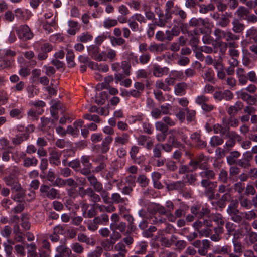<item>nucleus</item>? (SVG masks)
Returning <instances> with one entry per match:
<instances>
[{
  "instance_id": "a211bd4d",
  "label": "nucleus",
  "mask_w": 257,
  "mask_h": 257,
  "mask_svg": "<svg viewBox=\"0 0 257 257\" xmlns=\"http://www.w3.org/2000/svg\"><path fill=\"white\" fill-rule=\"evenodd\" d=\"M49 160L50 163L56 166H58L61 163L60 156L61 153L56 149H52L49 153Z\"/></svg>"
},
{
  "instance_id": "bb28decb",
  "label": "nucleus",
  "mask_w": 257,
  "mask_h": 257,
  "mask_svg": "<svg viewBox=\"0 0 257 257\" xmlns=\"http://www.w3.org/2000/svg\"><path fill=\"white\" fill-rule=\"evenodd\" d=\"M256 90V88L255 85L250 84L246 88L242 89L239 91L237 92V94L238 96H250L248 92L250 94H252L255 92Z\"/></svg>"
},
{
  "instance_id": "4be33fe9",
  "label": "nucleus",
  "mask_w": 257,
  "mask_h": 257,
  "mask_svg": "<svg viewBox=\"0 0 257 257\" xmlns=\"http://www.w3.org/2000/svg\"><path fill=\"white\" fill-rule=\"evenodd\" d=\"M241 154L238 151H233L230 152L229 155L226 157V161L229 165H234L238 161L237 159Z\"/></svg>"
},
{
  "instance_id": "4468645a",
  "label": "nucleus",
  "mask_w": 257,
  "mask_h": 257,
  "mask_svg": "<svg viewBox=\"0 0 257 257\" xmlns=\"http://www.w3.org/2000/svg\"><path fill=\"white\" fill-rule=\"evenodd\" d=\"M21 158L23 160V166L25 168L34 167L38 165V160L35 156L27 157L25 153H22Z\"/></svg>"
},
{
  "instance_id": "bf43d9fd",
  "label": "nucleus",
  "mask_w": 257,
  "mask_h": 257,
  "mask_svg": "<svg viewBox=\"0 0 257 257\" xmlns=\"http://www.w3.org/2000/svg\"><path fill=\"white\" fill-rule=\"evenodd\" d=\"M223 139L217 136H213L210 141V144L212 147H216L223 143Z\"/></svg>"
},
{
  "instance_id": "6e6d98bb",
  "label": "nucleus",
  "mask_w": 257,
  "mask_h": 257,
  "mask_svg": "<svg viewBox=\"0 0 257 257\" xmlns=\"http://www.w3.org/2000/svg\"><path fill=\"white\" fill-rule=\"evenodd\" d=\"M68 166L73 168L75 171L79 172L81 173V169H82V168L81 167L80 160L75 159L71 161L69 163Z\"/></svg>"
},
{
  "instance_id": "9b49d317",
  "label": "nucleus",
  "mask_w": 257,
  "mask_h": 257,
  "mask_svg": "<svg viewBox=\"0 0 257 257\" xmlns=\"http://www.w3.org/2000/svg\"><path fill=\"white\" fill-rule=\"evenodd\" d=\"M201 171L199 172V176L202 178L201 184L204 181L211 182L210 180L214 179L216 176V173L214 171L209 169L207 166L204 168L200 169Z\"/></svg>"
},
{
  "instance_id": "f704fd0d",
  "label": "nucleus",
  "mask_w": 257,
  "mask_h": 257,
  "mask_svg": "<svg viewBox=\"0 0 257 257\" xmlns=\"http://www.w3.org/2000/svg\"><path fill=\"white\" fill-rule=\"evenodd\" d=\"M68 26L69 29L67 30V33L71 35H74L80 29V26L76 21H69Z\"/></svg>"
},
{
  "instance_id": "680f3d73",
  "label": "nucleus",
  "mask_w": 257,
  "mask_h": 257,
  "mask_svg": "<svg viewBox=\"0 0 257 257\" xmlns=\"http://www.w3.org/2000/svg\"><path fill=\"white\" fill-rule=\"evenodd\" d=\"M148 245L147 243L141 242L138 245V249L135 251V255H144L147 252Z\"/></svg>"
},
{
  "instance_id": "aec40b11",
  "label": "nucleus",
  "mask_w": 257,
  "mask_h": 257,
  "mask_svg": "<svg viewBox=\"0 0 257 257\" xmlns=\"http://www.w3.org/2000/svg\"><path fill=\"white\" fill-rule=\"evenodd\" d=\"M87 176L86 178L89 181L90 185L93 187L92 189L95 191L103 186V184L98 181L97 178L94 175H92L91 173L90 175Z\"/></svg>"
},
{
  "instance_id": "1a4fd4ad",
  "label": "nucleus",
  "mask_w": 257,
  "mask_h": 257,
  "mask_svg": "<svg viewBox=\"0 0 257 257\" xmlns=\"http://www.w3.org/2000/svg\"><path fill=\"white\" fill-rule=\"evenodd\" d=\"M120 67L121 72H118V74H114L115 79L117 81H121L125 76H129L131 73V65L128 62L126 61H122L120 64Z\"/></svg>"
},
{
  "instance_id": "4d7b16f0",
  "label": "nucleus",
  "mask_w": 257,
  "mask_h": 257,
  "mask_svg": "<svg viewBox=\"0 0 257 257\" xmlns=\"http://www.w3.org/2000/svg\"><path fill=\"white\" fill-rule=\"evenodd\" d=\"M205 23V20L202 18H192L189 22V25L193 27L204 25Z\"/></svg>"
},
{
  "instance_id": "7ed1b4c3",
  "label": "nucleus",
  "mask_w": 257,
  "mask_h": 257,
  "mask_svg": "<svg viewBox=\"0 0 257 257\" xmlns=\"http://www.w3.org/2000/svg\"><path fill=\"white\" fill-rule=\"evenodd\" d=\"M40 191L43 197H47L50 199H54L59 197V191L46 184H42L40 186Z\"/></svg>"
},
{
  "instance_id": "052dcab7",
  "label": "nucleus",
  "mask_w": 257,
  "mask_h": 257,
  "mask_svg": "<svg viewBox=\"0 0 257 257\" xmlns=\"http://www.w3.org/2000/svg\"><path fill=\"white\" fill-rule=\"evenodd\" d=\"M229 179L227 172L224 169H222L218 175V180L223 183H226Z\"/></svg>"
},
{
  "instance_id": "49530a36",
  "label": "nucleus",
  "mask_w": 257,
  "mask_h": 257,
  "mask_svg": "<svg viewBox=\"0 0 257 257\" xmlns=\"http://www.w3.org/2000/svg\"><path fill=\"white\" fill-rule=\"evenodd\" d=\"M92 36L88 32H83L79 35L77 38V41L86 43L92 40Z\"/></svg>"
},
{
  "instance_id": "de8ad7c7",
  "label": "nucleus",
  "mask_w": 257,
  "mask_h": 257,
  "mask_svg": "<svg viewBox=\"0 0 257 257\" xmlns=\"http://www.w3.org/2000/svg\"><path fill=\"white\" fill-rule=\"evenodd\" d=\"M117 24L118 21L116 19L107 18L104 20L103 26L106 29H109L116 26Z\"/></svg>"
},
{
  "instance_id": "6ab92c4d",
  "label": "nucleus",
  "mask_w": 257,
  "mask_h": 257,
  "mask_svg": "<svg viewBox=\"0 0 257 257\" xmlns=\"http://www.w3.org/2000/svg\"><path fill=\"white\" fill-rule=\"evenodd\" d=\"M192 141L195 143L196 146L198 148H205L207 145V143L201 140V135L198 133H194L191 135Z\"/></svg>"
},
{
  "instance_id": "5701e85b",
  "label": "nucleus",
  "mask_w": 257,
  "mask_h": 257,
  "mask_svg": "<svg viewBox=\"0 0 257 257\" xmlns=\"http://www.w3.org/2000/svg\"><path fill=\"white\" fill-rule=\"evenodd\" d=\"M113 138L110 136H106L102 141L100 148L102 153H106L109 151L110 144L112 143Z\"/></svg>"
},
{
  "instance_id": "e2e57ef3",
  "label": "nucleus",
  "mask_w": 257,
  "mask_h": 257,
  "mask_svg": "<svg viewBox=\"0 0 257 257\" xmlns=\"http://www.w3.org/2000/svg\"><path fill=\"white\" fill-rule=\"evenodd\" d=\"M134 87L135 89L131 92V95H133V96H139V91L143 90L144 88V85L142 83L138 82L135 83Z\"/></svg>"
},
{
  "instance_id": "473e14b6",
  "label": "nucleus",
  "mask_w": 257,
  "mask_h": 257,
  "mask_svg": "<svg viewBox=\"0 0 257 257\" xmlns=\"http://www.w3.org/2000/svg\"><path fill=\"white\" fill-rule=\"evenodd\" d=\"M96 191L91 188L87 191V196L90 198L91 201L94 203L97 204V202H100L101 200L100 195L96 193Z\"/></svg>"
},
{
  "instance_id": "58836bf2",
  "label": "nucleus",
  "mask_w": 257,
  "mask_h": 257,
  "mask_svg": "<svg viewBox=\"0 0 257 257\" xmlns=\"http://www.w3.org/2000/svg\"><path fill=\"white\" fill-rule=\"evenodd\" d=\"M243 107V104L241 102H237L234 106H230L228 110V113L231 116H234L239 110H241Z\"/></svg>"
},
{
  "instance_id": "412c9836",
  "label": "nucleus",
  "mask_w": 257,
  "mask_h": 257,
  "mask_svg": "<svg viewBox=\"0 0 257 257\" xmlns=\"http://www.w3.org/2000/svg\"><path fill=\"white\" fill-rule=\"evenodd\" d=\"M238 36L233 34L230 31H226L224 39L228 42L226 45L229 47H236V44L234 42H231L233 40L239 39Z\"/></svg>"
},
{
  "instance_id": "c756f323",
  "label": "nucleus",
  "mask_w": 257,
  "mask_h": 257,
  "mask_svg": "<svg viewBox=\"0 0 257 257\" xmlns=\"http://www.w3.org/2000/svg\"><path fill=\"white\" fill-rule=\"evenodd\" d=\"M206 99L205 97H197L196 102L201 105V107L203 110L209 112L213 109V106L206 103Z\"/></svg>"
},
{
  "instance_id": "0e129e2a",
  "label": "nucleus",
  "mask_w": 257,
  "mask_h": 257,
  "mask_svg": "<svg viewBox=\"0 0 257 257\" xmlns=\"http://www.w3.org/2000/svg\"><path fill=\"white\" fill-rule=\"evenodd\" d=\"M231 197V195L229 193H226L223 194L220 200L217 201V205L220 207H224L225 204V202L228 201Z\"/></svg>"
},
{
  "instance_id": "b1692460",
  "label": "nucleus",
  "mask_w": 257,
  "mask_h": 257,
  "mask_svg": "<svg viewBox=\"0 0 257 257\" xmlns=\"http://www.w3.org/2000/svg\"><path fill=\"white\" fill-rule=\"evenodd\" d=\"M236 75L239 83L241 85H245L248 82V78L245 70L243 68H238L236 70Z\"/></svg>"
},
{
  "instance_id": "603ef678",
  "label": "nucleus",
  "mask_w": 257,
  "mask_h": 257,
  "mask_svg": "<svg viewBox=\"0 0 257 257\" xmlns=\"http://www.w3.org/2000/svg\"><path fill=\"white\" fill-rule=\"evenodd\" d=\"M137 182L142 187H146L149 185V179L145 175H140L137 177Z\"/></svg>"
},
{
  "instance_id": "cd10ccee",
  "label": "nucleus",
  "mask_w": 257,
  "mask_h": 257,
  "mask_svg": "<svg viewBox=\"0 0 257 257\" xmlns=\"http://www.w3.org/2000/svg\"><path fill=\"white\" fill-rule=\"evenodd\" d=\"M139 150V148L138 146L134 145L131 147L130 152V156L133 162L138 164H140L141 162L140 157L137 156Z\"/></svg>"
},
{
  "instance_id": "39448f33",
  "label": "nucleus",
  "mask_w": 257,
  "mask_h": 257,
  "mask_svg": "<svg viewBox=\"0 0 257 257\" xmlns=\"http://www.w3.org/2000/svg\"><path fill=\"white\" fill-rule=\"evenodd\" d=\"M201 185L205 188L204 194L209 200H212L216 198L215 190L217 186L216 181H204Z\"/></svg>"
},
{
  "instance_id": "dca6fc26",
  "label": "nucleus",
  "mask_w": 257,
  "mask_h": 257,
  "mask_svg": "<svg viewBox=\"0 0 257 257\" xmlns=\"http://www.w3.org/2000/svg\"><path fill=\"white\" fill-rule=\"evenodd\" d=\"M169 72V69L167 67H161L160 65L155 64L153 65L152 72L154 76L161 77L167 75Z\"/></svg>"
},
{
  "instance_id": "9d476101",
  "label": "nucleus",
  "mask_w": 257,
  "mask_h": 257,
  "mask_svg": "<svg viewBox=\"0 0 257 257\" xmlns=\"http://www.w3.org/2000/svg\"><path fill=\"white\" fill-rule=\"evenodd\" d=\"M60 110L62 113L66 111V108L64 105L59 101H52V106L50 107V112L53 118L57 120L58 119L57 111Z\"/></svg>"
},
{
  "instance_id": "864d4df0",
  "label": "nucleus",
  "mask_w": 257,
  "mask_h": 257,
  "mask_svg": "<svg viewBox=\"0 0 257 257\" xmlns=\"http://www.w3.org/2000/svg\"><path fill=\"white\" fill-rule=\"evenodd\" d=\"M56 250L58 252V254H61L63 256H65V254L69 255L71 253V250L65 244L58 246Z\"/></svg>"
},
{
  "instance_id": "2eb2a0df",
  "label": "nucleus",
  "mask_w": 257,
  "mask_h": 257,
  "mask_svg": "<svg viewBox=\"0 0 257 257\" xmlns=\"http://www.w3.org/2000/svg\"><path fill=\"white\" fill-rule=\"evenodd\" d=\"M20 173L19 168L15 166L13 167L11 172L4 178V181L7 185H12L14 181H17V178Z\"/></svg>"
},
{
  "instance_id": "8fccbe9b",
  "label": "nucleus",
  "mask_w": 257,
  "mask_h": 257,
  "mask_svg": "<svg viewBox=\"0 0 257 257\" xmlns=\"http://www.w3.org/2000/svg\"><path fill=\"white\" fill-rule=\"evenodd\" d=\"M26 246L28 249V257H36L37 252L36 249L37 246L35 243H31L30 244H26Z\"/></svg>"
},
{
  "instance_id": "a18cd8bd",
  "label": "nucleus",
  "mask_w": 257,
  "mask_h": 257,
  "mask_svg": "<svg viewBox=\"0 0 257 257\" xmlns=\"http://www.w3.org/2000/svg\"><path fill=\"white\" fill-rule=\"evenodd\" d=\"M199 12L202 14H206L209 11H213L215 9V5L210 3L207 5L204 4L199 5Z\"/></svg>"
},
{
  "instance_id": "c85d7f7f",
  "label": "nucleus",
  "mask_w": 257,
  "mask_h": 257,
  "mask_svg": "<svg viewBox=\"0 0 257 257\" xmlns=\"http://www.w3.org/2000/svg\"><path fill=\"white\" fill-rule=\"evenodd\" d=\"M165 208L168 214V221L174 222L175 217H174V215L172 214V211L174 209V205L173 203L171 201H167L166 202Z\"/></svg>"
},
{
  "instance_id": "774afa93",
  "label": "nucleus",
  "mask_w": 257,
  "mask_h": 257,
  "mask_svg": "<svg viewBox=\"0 0 257 257\" xmlns=\"http://www.w3.org/2000/svg\"><path fill=\"white\" fill-rule=\"evenodd\" d=\"M246 36L257 41V29L252 27L246 31Z\"/></svg>"
},
{
  "instance_id": "72a5a7b5",
  "label": "nucleus",
  "mask_w": 257,
  "mask_h": 257,
  "mask_svg": "<svg viewBox=\"0 0 257 257\" xmlns=\"http://www.w3.org/2000/svg\"><path fill=\"white\" fill-rule=\"evenodd\" d=\"M111 204H125L126 201L127 200L126 198H123L121 196L120 194L118 193H113L111 194Z\"/></svg>"
},
{
  "instance_id": "13d9d810",
  "label": "nucleus",
  "mask_w": 257,
  "mask_h": 257,
  "mask_svg": "<svg viewBox=\"0 0 257 257\" xmlns=\"http://www.w3.org/2000/svg\"><path fill=\"white\" fill-rule=\"evenodd\" d=\"M179 42H174L172 44L170 47V50L174 52H177L179 51L181 45L184 44L185 42L184 40L183 37L181 36L179 38Z\"/></svg>"
},
{
  "instance_id": "f03ea898",
  "label": "nucleus",
  "mask_w": 257,
  "mask_h": 257,
  "mask_svg": "<svg viewBox=\"0 0 257 257\" xmlns=\"http://www.w3.org/2000/svg\"><path fill=\"white\" fill-rule=\"evenodd\" d=\"M146 19L142 14L140 13H134L129 18L128 26L133 32L139 30V24L146 23Z\"/></svg>"
},
{
  "instance_id": "a19ab883",
  "label": "nucleus",
  "mask_w": 257,
  "mask_h": 257,
  "mask_svg": "<svg viewBox=\"0 0 257 257\" xmlns=\"http://www.w3.org/2000/svg\"><path fill=\"white\" fill-rule=\"evenodd\" d=\"M129 141V136L126 133H123L121 136H117L115 138V144L117 146L118 144L124 145Z\"/></svg>"
},
{
  "instance_id": "e433bc0d",
  "label": "nucleus",
  "mask_w": 257,
  "mask_h": 257,
  "mask_svg": "<svg viewBox=\"0 0 257 257\" xmlns=\"http://www.w3.org/2000/svg\"><path fill=\"white\" fill-rule=\"evenodd\" d=\"M102 92L99 95L100 96H108V94L115 95L118 93V90L115 88L111 87L109 86H106L105 88L101 89Z\"/></svg>"
},
{
  "instance_id": "ddd939ff",
  "label": "nucleus",
  "mask_w": 257,
  "mask_h": 257,
  "mask_svg": "<svg viewBox=\"0 0 257 257\" xmlns=\"http://www.w3.org/2000/svg\"><path fill=\"white\" fill-rule=\"evenodd\" d=\"M183 77L182 71L172 70L169 76L165 79V82L168 85H172L176 80H182Z\"/></svg>"
},
{
  "instance_id": "0eeeda50",
  "label": "nucleus",
  "mask_w": 257,
  "mask_h": 257,
  "mask_svg": "<svg viewBox=\"0 0 257 257\" xmlns=\"http://www.w3.org/2000/svg\"><path fill=\"white\" fill-rule=\"evenodd\" d=\"M190 210L192 214L199 219L208 216L210 213V210L208 208L202 207L199 204H194L191 206Z\"/></svg>"
},
{
  "instance_id": "f8f14e48",
  "label": "nucleus",
  "mask_w": 257,
  "mask_h": 257,
  "mask_svg": "<svg viewBox=\"0 0 257 257\" xmlns=\"http://www.w3.org/2000/svg\"><path fill=\"white\" fill-rule=\"evenodd\" d=\"M90 157L89 156H82L81 158L80 163H81L83 167L81 169V174L83 175H89L91 174V169L92 165L90 162Z\"/></svg>"
},
{
  "instance_id": "c03bdc74",
  "label": "nucleus",
  "mask_w": 257,
  "mask_h": 257,
  "mask_svg": "<svg viewBox=\"0 0 257 257\" xmlns=\"http://www.w3.org/2000/svg\"><path fill=\"white\" fill-rule=\"evenodd\" d=\"M78 240L82 243H85L87 245H93L94 242L92 241L88 236L84 233H79L77 237Z\"/></svg>"
},
{
  "instance_id": "7c9ffc66",
  "label": "nucleus",
  "mask_w": 257,
  "mask_h": 257,
  "mask_svg": "<svg viewBox=\"0 0 257 257\" xmlns=\"http://www.w3.org/2000/svg\"><path fill=\"white\" fill-rule=\"evenodd\" d=\"M215 251L217 254L222 255H227L228 257L233 253L232 251L231 246L227 244L218 247Z\"/></svg>"
},
{
  "instance_id": "6e6552de",
  "label": "nucleus",
  "mask_w": 257,
  "mask_h": 257,
  "mask_svg": "<svg viewBox=\"0 0 257 257\" xmlns=\"http://www.w3.org/2000/svg\"><path fill=\"white\" fill-rule=\"evenodd\" d=\"M16 31L19 38L23 41L30 39L33 37V34L27 25L19 26L17 28Z\"/></svg>"
},
{
  "instance_id": "c9c22d12",
  "label": "nucleus",
  "mask_w": 257,
  "mask_h": 257,
  "mask_svg": "<svg viewBox=\"0 0 257 257\" xmlns=\"http://www.w3.org/2000/svg\"><path fill=\"white\" fill-rule=\"evenodd\" d=\"M118 239H107L103 241L101 245L103 249L106 251H110L113 248L114 244Z\"/></svg>"
},
{
  "instance_id": "f257e3e1",
  "label": "nucleus",
  "mask_w": 257,
  "mask_h": 257,
  "mask_svg": "<svg viewBox=\"0 0 257 257\" xmlns=\"http://www.w3.org/2000/svg\"><path fill=\"white\" fill-rule=\"evenodd\" d=\"M109 221V216L106 213L95 216L92 220H89L87 222L88 229L92 232L95 231L98 229L99 225H107Z\"/></svg>"
},
{
  "instance_id": "423d86ee",
  "label": "nucleus",
  "mask_w": 257,
  "mask_h": 257,
  "mask_svg": "<svg viewBox=\"0 0 257 257\" xmlns=\"http://www.w3.org/2000/svg\"><path fill=\"white\" fill-rule=\"evenodd\" d=\"M207 161V159L204 154H199L190 160L189 165L192 167L193 170H196L198 167L200 169L206 166Z\"/></svg>"
},
{
  "instance_id": "ea45409f",
  "label": "nucleus",
  "mask_w": 257,
  "mask_h": 257,
  "mask_svg": "<svg viewBox=\"0 0 257 257\" xmlns=\"http://www.w3.org/2000/svg\"><path fill=\"white\" fill-rule=\"evenodd\" d=\"M202 246L198 250V253L202 256L207 255V250L210 247V242L207 239L203 240L202 241Z\"/></svg>"
},
{
  "instance_id": "2f4dec72",
  "label": "nucleus",
  "mask_w": 257,
  "mask_h": 257,
  "mask_svg": "<svg viewBox=\"0 0 257 257\" xmlns=\"http://www.w3.org/2000/svg\"><path fill=\"white\" fill-rule=\"evenodd\" d=\"M96 192L100 193V196L102 198L105 204H110L111 203L110 200L111 198L109 197V193L106 189L103 188V186L97 190Z\"/></svg>"
},
{
  "instance_id": "5fc2aeb1",
  "label": "nucleus",
  "mask_w": 257,
  "mask_h": 257,
  "mask_svg": "<svg viewBox=\"0 0 257 257\" xmlns=\"http://www.w3.org/2000/svg\"><path fill=\"white\" fill-rule=\"evenodd\" d=\"M110 39L111 44L113 47L122 45L125 42V40L121 37H115L112 36L110 37Z\"/></svg>"
},
{
  "instance_id": "a878e982",
  "label": "nucleus",
  "mask_w": 257,
  "mask_h": 257,
  "mask_svg": "<svg viewBox=\"0 0 257 257\" xmlns=\"http://www.w3.org/2000/svg\"><path fill=\"white\" fill-rule=\"evenodd\" d=\"M238 201L239 202L241 207L246 210H249L252 207L251 200L246 198L243 195H240L238 197Z\"/></svg>"
},
{
  "instance_id": "69168bd1",
  "label": "nucleus",
  "mask_w": 257,
  "mask_h": 257,
  "mask_svg": "<svg viewBox=\"0 0 257 257\" xmlns=\"http://www.w3.org/2000/svg\"><path fill=\"white\" fill-rule=\"evenodd\" d=\"M71 248L74 252L78 254H82L84 250L83 246L78 242L73 243Z\"/></svg>"
},
{
  "instance_id": "20e7f679",
  "label": "nucleus",
  "mask_w": 257,
  "mask_h": 257,
  "mask_svg": "<svg viewBox=\"0 0 257 257\" xmlns=\"http://www.w3.org/2000/svg\"><path fill=\"white\" fill-rule=\"evenodd\" d=\"M126 224L124 222H119L117 224L110 225V229L113 232L110 236V239H119L121 238L120 233H125Z\"/></svg>"
},
{
  "instance_id": "4c0bfd02",
  "label": "nucleus",
  "mask_w": 257,
  "mask_h": 257,
  "mask_svg": "<svg viewBox=\"0 0 257 257\" xmlns=\"http://www.w3.org/2000/svg\"><path fill=\"white\" fill-rule=\"evenodd\" d=\"M187 85L184 82L179 83L174 86V92L177 95L182 96L185 94Z\"/></svg>"
},
{
  "instance_id": "37998d69",
  "label": "nucleus",
  "mask_w": 257,
  "mask_h": 257,
  "mask_svg": "<svg viewBox=\"0 0 257 257\" xmlns=\"http://www.w3.org/2000/svg\"><path fill=\"white\" fill-rule=\"evenodd\" d=\"M232 30L235 33H241L244 30V25L238 20L234 19L232 22Z\"/></svg>"
},
{
  "instance_id": "338daca9",
  "label": "nucleus",
  "mask_w": 257,
  "mask_h": 257,
  "mask_svg": "<svg viewBox=\"0 0 257 257\" xmlns=\"http://www.w3.org/2000/svg\"><path fill=\"white\" fill-rule=\"evenodd\" d=\"M102 252V247L97 246L94 250L88 253L87 257H101Z\"/></svg>"
},
{
  "instance_id": "393cba45",
  "label": "nucleus",
  "mask_w": 257,
  "mask_h": 257,
  "mask_svg": "<svg viewBox=\"0 0 257 257\" xmlns=\"http://www.w3.org/2000/svg\"><path fill=\"white\" fill-rule=\"evenodd\" d=\"M227 213L233 221L240 223L243 221V216L242 212H240L239 210L228 211Z\"/></svg>"
},
{
  "instance_id": "09e8293b",
  "label": "nucleus",
  "mask_w": 257,
  "mask_h": 257,
  "mask_svg": "<svg viewBox=\"0 0 257 257\" xmlns=\"http://www.w3.org/2000/svg\"><path fill=\"white\" fill-rule=\"evenodd\" d=\"M233 246V253L235 254H241L243 252V246L242 245L240 241L237 240H233L232 241Z\"/></svg>"
},
{
  "instance_id": "3c124183",
  "label": "nucleus",
  "mask_w": 257,
  "mask_h": 257,
  "mask_svg": "<svg viewBox=\"0 0 257 257\" xmlns=\"http://www.w3.org/2000/svg\"><path fill=\"white\" fill-rule=\"evenodd\" d=\"M215 74L211 69H207L205 70L203 78L205 81L213 82L214 79Z\"/></svg>"
},
{
  "instance_id": "f3484780",
  "label": "nucleus",
  "mask_w": 257,
  "mask_h": 257,
  "mask_svg": "<svg viewBox=\"0 0 257 257\" xmlns=\"http://www.w3.org/2000/svg\"><path fill=\"white\" fill-rule=\"evenodd\" d=\"M185 186V184L181 181H177L167 184L166 188L168 191L177 190L180 192L183 191V189Z\"/></svg>"
},
{
  "instance_id": "79ce46f5",
  "label": "nucleus",
  "mask_w": 257,
  "mask_h": 257,
  "mask_svg": "<svg viewBox=\"0 0 257 257\" xmlns=\"http://www.w3.org/2000/svg\"><path fill=\"white\" fill-rule=\"evenodd\" d=\"M54 119H50L48 118L42 117L41 121V129L42 130H45L46 127L50 128L54 125Z\"/></svg>"
}]
</instances>
